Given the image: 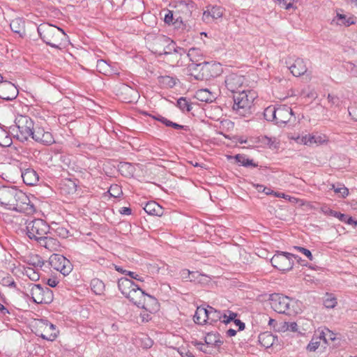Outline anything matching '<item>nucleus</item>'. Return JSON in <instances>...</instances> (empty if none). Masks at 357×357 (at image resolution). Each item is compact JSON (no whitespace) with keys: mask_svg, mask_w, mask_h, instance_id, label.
I'll list each match as a JSON object with an SVG mask.
<instances>
[{"mask_svg":"<svg viewBox=\"0 0 357 357\" xmlns=\"http://www.w3.org/2000/svg\"><path fill=\"white\" fill-rule=\"evenodd\" d=\"M37 31L43 41L52 47L61 49L68 41V37L63 29L50 24H40Z\"/></svg>","mask_w":357,"mask_h":357,"instance_id":"nucleus-1","label":"nucleus"},{"mask_svg":"<svg viewBox=\"0 0 357 357\" xmlns=\"http://www.w3.org/2000/svg\"><path fill=\"white\" fill-rule=\"evenodd\" d=\"M118 287L121 294L133 304L138 306L142 304L144 291L133 281L126 278H121L118 281Z\"/></svg>","mask_w":357,"mask_h":357,"instance_id":"nucleus-2","label":"nucleus"},{"mask_svg":"<svg viewBox=\"0 0 357 357\" xmlns=\"http://www.w3.org/2000/svg\"><path fill=\"white\" fill-rule=\"evenodd\" d=\"M26 225L28 237L37 242L47 235L50 230L49 225L39 218L26 220Z\"/></svg>","mask_w":357,"mask_h":357,"instance_id":"nucleus-3","label":"nucleus"},{"mask_svg":"<svg viewBox=\"0 0 357 357\" xmlns=\"http://www.w3.org/2000/svg\"><path fill=\"white\" fill-rule=\"evenodd\" d=\"M29 287L31 298L36 303L49 304L53 301V292L50 288L35 284H31Z\"/></svg>","mask_w":357,"mask_h":357,"instance_id":"nucleus-4","label":"nucleus"},{"mask_svg":"<svg viewBox=\"0 0 357 357\" xmlns=\"http://www.w3.org/2000/svg\"><path fill=\"white\" fill-rule=\"evenodd\" d=\"M297 256L285 252L276 253L271 259L273 266L280 271H288L293 268V259H297Z\"/></svg>","mask_w":357,"mask_h":357,"instance_id":"nucleus-5","label":"nucleus"},{"mask_svg":"<svg viewBox=\"0 0 357 357\" xmlns=\"http://www.w3.org/2000/svg\"><path fill=\"white\" fill-rule=\"evenodd\" d=\"M15 123L19 130V134L17 135V138L21 140H27L31 136L35 127L32 119L28 116L19 115L15 118Z\"/></svg>","mask_w":357,"mask_h":357,"instance_id":"nucleus-6","label":"nucleus"},{"mask_svg":"<svg viewBox=\"0 0 357 357\" xmlns=\"http://www.w3.org/2000/svg\"><path fill=\"white\" fill-rule=\"evenodd\" d=\"M12 209L27 215L33 214L35 207L31 204L29 197L22 191L17 190L13 203Z\"/></svg>","mask_w":357,"mask_h":357,"instance_id":"nucleus-7","label":"nucleus"},{"mask_svg":"<svg viewBox=\"0 0 357 357\" xmlns=\"http://www.w3.org/2000/svg\"><path fill=\"white\" fill-rule=\"evenodd\" d=\"M234 93V106L233 109L239 111L241 109L250 108L256 93L251 94V91H232Z\"/></svg>","mask_w":357,"mask_h":357,"instance_id":"nucleus-8","label":"nucleus"},{"mask_svg":"<svg viewBox=\"0 0 357 357\" xmlns=\"http://www.w3.org/2000/svg\"><path fill=\"white\" fill-rule=\"evenodd\" d=\"M291 302L289 297L279 294H274L270 296L271 307L278 313L289 314Z\"/></svg>","mask_w":357,"mask_h":357,"instance_id":"nucleus-9","label":"nucleus"},{"mask_svg":"<svg viewBox=\"0 0 357 357\" xmlns=\"http://www.w3.org/2000/svg\"><path fill=\"white\" fill-rule=\"evenodd\" d=\"M221 67L219 63L203 61L201 63L200 70L197 75V80L208 79L220 75Z\"/></svg>","mask_w":357,"mask_h":357,"instance_id":"nucleus-10","label":"nucleus"},{"mask_svg":"<svg viewBox=\"0 0 357 357\" xmlns=\"http://www.w3.org/2000/svg\"><path fill=\"white\" fill-rule=\"evenodd\" d=\"M49 261L54 269L60 271L64 275H68L72 271L71 263L63 255L53 254Z\"/></svg>","mask_w":357,"mask_h":357,"instance_id":"nucleus-11","label":"nucleus"},{"mask_svg":"<svg viewBox=\"0 0 357 357\" xmlns=\"http://www.w3.org/2000/svg\"><path fill=\"white\" fill-rule=\"evenodd\" d=\"M30 137L34 141L45 145H50L54 142L52 134L38 126H35Z\"/></svg>","mask_w":357,"mask_h":357,"instance_id":"nucleus-12","label":"nucleus"},{"mask_svg":"<svg viewBox=\"0 0 357 357\" xmlns=\"http://www.w3.org/2000/svg\"><path fill=\"white\" fill-rule=\"evenodd\" d=\"M17 189L15 187L0 188V204L11 210Z\"/></svg>","mask_w":357,"mask_h":357,"instance_id":"nucleus-13","label":"nucleus"},{"mask_svg":"<svg viewBox=\"0 0 357 357\" xmlns=\"http://www.w3.org/2000/svg\"><path fill=\"white\" fill-rule=\"evenodd\" d=\"M293 116L292 109L287 105H280L276 107L275 123L278 126L286 124Z\"/></svg>","mask_w":357,"mask_h":357,"instance_id":"nucleus-14","label":"nucleus"},{"mask_svg":"<svg viewBox=\"0 0 357 357\" xmlns=\"http://www.w3.org/2000/svg\"><path fill=\"white\" fill-rule=\"evenodd\" d=\"M291 73L294 76L300 77L305 75L307 77L310 78L312 73L307 70L306 64L303 59L297 58L294 62L289 67Z\"/></svg>","mask_w":357,"mask_h":357,"instance_id":"nucleus-15","label":"nucleus"},{"mask_svg":"<svg viewBox=\"0 0 357 357\" xmlns=\"http://www.w3.org/2000/svg\"><path fill=\"white\" fill-rule=\"evenodd\" d=\"M225 83L227 89H237L242 86H248V85L245 84V77L235 73L229 75L226 77Z\"/></svg>","mask_w":357,"mask_h":357,"instance_id":"nucleus-16","label":"nucleus"},{"mask_svg":"<svg viewBox=\"0 0 357 357\" xmlns=\"http://www.w3.org/2000/svg\"><path fill=\"white\" fill-rule=\"evenodd\" d=\"M142 303L139 304L137 307L144 309L146 311L153 313L158 310V302L155 298L144 292V296L142 297Z\"/></svg>","mask_w":357,"mask_h":357,"instance_id":"nucleus-17","label":"nucleus"},{"mask_svg":"<svg viewBox=\"0 0 357 357\" xmlns=\"http://www.w3.org/2000/svg\"><path fill=\"white\" fill-rule=\"evenodd\" d=\"M118 98L125 102H137L140 97L139 91H117L115 94Z\"/></svg>","mask_w":357,"mask_h":357,"instance_id":"nucleus-18","label":"nucleus"},{"mask_svg":"<svg viewBox=\"0 0 357 357\" xmlns=\"http://www.w3.org/2000/svg\"><path fill=\"white\" fill-rule=\"evenodd\" d=\"M38 243L50 252L58 251L61 248V244L56 238L46 235Z\"/></svg>","mask_w":357,"mask_h":357,"instance_id":"nucleus-19","label":"nucleus"},{"mask_svg":"<svg viewBox=\"0 0 357 357\" xmlns=\"http://www.w3.org/2000/svg\"><path fill=\"white\" fill-rule=\"evenodd\" d=\"M218 96V91H195L194 97L201 102H212Z\"/></svg>","mask_w":357,"mask_h":357,"instance_id":"nucleus-20","label":"nucleus"},{"mask_svg":"<svg viewBox=\"0 0 357 357\" xmlns=\"http://www.w3.org/2000/svg\"><path fill=\"white\" fill-rule=\"evenodd\" d=\"M22 177L24 183L27 185H34L39 180V176L37 172L34 169L30 168L22 172Z\"/></svg>","mask_w":357,"mask_h":357,"instance_id":"nucleus-21","label":"nucleus"},{"mask_svg":"<svg viewBox=\"0 0 357 357\" xmlns=\"http://www.w3.org/2000/svg\"><path fill=\"white\" fill-rule=\"evenodd\" d=\"M355 23L354 18L345 14L337 13L336 16L331 20V24L349 26Z\"/></svg>","mask_w":357,"mask_h":357,"instance_id":"nucleus-22","label":"nucleus"},{"mask_svg":"<svg viewBox=\"0 0 357 357\" xmlns=\"http://www.w3.org/2000/svg\"><path fill=\"white\" fill-rule=\"evenodd\" d=\"M224 13V8L220 6H211L210 8H208L203 13V20H208L209 17L213 19L221 18Z\"/></svg>","mask_w":357,"mask_h":357,"instance_id":"nucleus-23","label":"nucleus"},{"mask_svg":"<svg viewBox=\"0 0 357 357\" xmlns=\"http://www.w3.org/2000/svg\"><path fill=\"white\" fill-rule=\"evenodd\" d=\"M158 83L161 88H173L178 87L180 86V81L170 76H160L158 78Z\"/></svg>","mask_w":357,"mask_h":357,"instance_id":"nucleus-24","label":"nucleus"},{"mask_svg":"<svg viewBox=\"0 0 357 357\" xmlns=\"http://www.w3.org/2000/svg\"><path fill=\"white\" fill-rule=\"evenodd\" d=\"M11 30L18 33L20 37H23L25 34L24 22L22 18L17 17L13 20L10 24Z\"/></svg>","mask_w":357,"mask_h":357,"instance_id":"nucleus-25","label":"nucleus"},{"mask_svg":"<svg viewBox=\"0 0 357 357\" xmlns=\"http://www.w3.org/2000/svg\"><path fill=\"white\" fill-rule=\"evenodd\" d=\"M194 320L195 322L199 324H206L208 321V307H198L194 316Z\"/></svg>","mask_w":357,"mask_h":357,"instance_id":"nucleus-26","label":"nucleus"},{"mask_svg":"<svg viewBox=\"0 0 357 357\" xmlns=\"http://www.w3.org/2000/svg\"><path fill=\"white\" fill-rule=\"evenodd\" d=\"M276 337L270 332H264L259 335V342L265 348L273 346Z\"/></svg>","mask_w":357,"mask_h":357,"instance_id":"nucleus-27","label":"nucleus"},{"mask_svg":"<svg viewBox=\"0 0 357 357\" xmlns=\"http://www.w3.org/2000/svg\"><path fill=\"white\" fill-rule=\"evenodd\" d=\"M96 66L98 71L104 75H111L112 74H118L117 71L104 60H98Z\"/></svg>","mask_w":357,"mask_h":357,"instance_id":"nucleus-28","label":"nucleus"},{"mask_svg":"<svg viewBox=\"0 0 357 357\" xmlns=\"http://www.w3.org/2000/svg\"><path fill=\"white\" fill-rule=\"evenodd\" d=\"M144 210L149 215L160 216L162 215V208L155 202H148L144 207Z\"/></svg>","mask_w":357,"mask_h":357,"instance_id":"nucleus-29","label":"nucleus"},{"mask_svg":"<svg viewBox=\"0 0 357 357\" xmlns=\"http://www.w3.org/2000/svg\"><path fill=\"white\" fill-rule=\"evenodd\" d=\"M119 171L121 175L126 177L132 176L135 172V168L133 165L129 162H121L119 165Z\"/></svg>","mask_w":357,"mask_h":357,"instance_id":"nucleus-30","label":"nucleus"},{"mask_svg":"<svg viewBox=\"0 0 357 357\" xmlns=\"http://www.w3.org/2000/svg\"><path fill=\"white\" fill-rule=\"evenodd\" d=\"M181 276L183 279H185L186 280H189L190 282L194 281L197 282L199 278H204L205 280H206V275L199 273L197 271H192L190 272L188 270H183L181 272Z\"/></svg>","mask_w":357,"mask_h":357,"instance_id":"nucleus-31","label":"nucleus"},{"mask_svg":"<svg viewBox=\"0 0 357 357\" xmlns=\"http://www.w3.org/2000/svg\"><path fill=\"white\" fill-rule=\"evenodd\" d=\"M223 319V314L212 307L208 306V321L207 323L212 324L213 323Z\"/></svg>","mask_w":357,"mask_h":357,"instance_id":"nucleus-32","label":"nucleus"},{"mask_svg":"<svg viewBox=\"0 0 357 357\" xmlns=\"http://www.w3.org/2000/svg\"><path fill=\"white\" fill-rule=\"evenodd\" d=\"M188 57L191 63H202L203 60V55L201 50L198 48L192 47L188 50Z\"/></svg>","mask_w":357,"mask_h":357,"instance_id":"nucleus-33","label":"nucleus"},{"mask_svg":"<svg viewBox=\"0 0 357 357\" xmlns=\"http://www.w3.org/2000/svg\"><path fill=\"white\" fill-rule=\"evenodd\" d=\"M91 290L98 295H101L105 290L103 282L98 278H94L91 281Z\"/></svg>","mask_w":357,"mask_h":357,"instance_id":"nucleus-34","label":"nucleus"},{"mask_svg":"<svg viewBox=\"0 0 357 357\" xmlns=\"http://www.w3.org/2000/svg\"><path fill=\"white\" fill-rule=\"evenodd\" d=\"M27 264L32 265L35 268H41L44 265L42 258L37 255H32L26 257Z\"/></svg>","mask_w":357,"mask_h":357,"instance_id":"nucleus-35","label":"nucleus"},{"mask_svg":"<svg viewBox=\"0 0 357 357\" xmlns=\"http://www.w3.org/2000/svg\"><path fill=\"white\" fill-rule=\"evenodd\" d=\"M12 143V139L9 137L8 133L0 127V146H9Z\"/></svg>","mask_w":357,"mask_h":357,"instance_id":"nucleus-36","label":"nucleus"},{"mask_svg":"<svg viewBox=\"0 0 357 357\" xmlns=\"http://www.w3.org/2000/svg\"><path fill=\"white\" fill-rule=\"evenodd\" d=\"M201 63H191L188 64L187 70L188 75L190 77H193L197 80V75L198 72L200 70Z\"/></svg>","mask_w":357,"mask_h":357,"instance_id":"nucleus-37","label":"nucleus"},{"mask_svg":"<svg viewBox=\"0 0 357 357\" xmlns=\"http://www.w3.org/2000/svg\"><path fill=\"white\" fill-rule=\"evenodd\" d=\"M19 94V91H0V98L9 101L15 99Z\"/></svg>","mask_w":357,"mask_h":357,"instance_id":"nucleus-38","label":"nucleus"},{"mask_svg":"<svg viewBox=\"0 0 357 357\" xmlns=\"http://www.w3.org/2000/svg\"><path fill=\"white\" fill-rule=\"evenodd\" d=\"M205 343L206 345H219L221 342L219 340V335L216 333H209L205 337Z\"/></svg>","mask_w":357,"mask_h":357,"instance_id":"nucleus-39","label":"nucleus"},{"mask_svg":"<svg viewBox=\"0 0 357 357\" xmlns=\"http://www.w3.org/2000/svg\"><path fill=\"white\" fill-rule=\"evenodd\" d=\"M234 158L237 162L241 163L243 166H252L254 167H257V165L254 163L252 160H250L245 158V156L243 155L237 154L235 155Z\"/></svg>","mask_w":357,"mask_h":357,"instance_id":"nucleus-40","label":"nucleus"},{"mask_svg":"<svg viewBox=\"0 0 357 357\" xmlns=\"http://www.w3.org/2000/svg\"><path fill=\"white\" fill-rule=\"evenodd\" d=\"M46 328L48 330H52L54 332H52L50 334H41L40 337L44 340L53 341L57 337V333L55 331H56L55 326L51 323H48L46 324Z\"/></svg>","mask_w":357,"mask_h":357,"instance_id":"nucleus-41","label":"nucleus"},{"mask_svg":"<svg viewBox=\"0 0 357 357\" xmlns=\"http://www.w3.org/2000/svg\"><path fill=\"white\" fill-rule=\"evenodd\" d=\"M276 107L275 106L267 107L264 112V116L266 120L268 121H274L275 119Z\"/></svg>","mask_w":357,"mask_h":357,"instance_id":"nucleus-42","label":"nucleus"},{"mask_svg":"<svg viewBox=\"0 0 357 357\" xmlns=\"http://www.w3.org/2000/svg\"><path fill=\"white\" fill-rule=\"evenodd\" d=\"M24 274L32 281H37L40 278V274L37 268L27 267L24 268Z\"/></svg>","mask_w":357,"mask_h":357,"instance_id":"nucleus-43","label":"nucleus"},{"mask_svg":"<svg viewBox=\"0 0 357 357\" xmlns=\"http://www.w3.org/2000/svg\"><path fill=\"white\" fill-rule=\"evenodd\" d=\"M111 196L114 197H119L122 195V190L119 185L115 184L112 185L108 190Z\"/></svg>","mask_w":357,"mask_h":357,"instance_id":"nucleus-44","label":"nucleus"},{"mask_svg":"<svg viewBox=\"0 0 357 357\" xmlns=\"http://www.w3.org/2000/svg\"><path fill=\"white\" fill-rule=\"evenodd\" d=\"M324 305L327 308H333L337 305V300L332 295H328L324 301Z\"/></svg>","mask_w":357,"mask_h":357,"instance_id":"nucleus-45","label":"nucleus"},{"mask_svg":"<svg viewBox=\"0 0 357 357\" xmlns=\"http://www.w3.org/2000/svg\"><path fill=\"white\" fill-rule=\"evenodd\" d=\"M177 105L178 107L182 110L190 112L192 109L190 105L188 103L186 99L183 98H181L178 100Z\"/></svg>","mask_w":357,"mask_h":357,"instance_id":"nucleus-46","label":"nucleus"},{"mask_svg":"<svg viewBox=\"0 0 357 357\" xmlns=\"http://www.w3.org/2000/svg\"><path fill=\"white\" fill-rule=\"evenodd\" d=\"M64 186H66L68 188V191H66L65 190V188L63 187L61 188V190L68 193V194H73L76 192V190H77V185H75V183L74 182H73L72 181H68L66 183L64 184Z\"/></svg>","mask_w":357,"mask_h":357,"instance_id":"nucleus-47","label":"nucleus"},{"mask_svg":"<svg viewBox=\"0 0 357 357\" xmlns=\"http://www.w3.org/2000/svg\"><path fill=\"white\" fill-rule=\"evenodd\" d=\"M319 339V337H313L307 347V350L314 351L319 347L320 342L318 340Z\"/></svg>","mask_w":357,"mask_h":357,"instance_id":"nucleus-48","label":"nucleus"},{"mask_svg":"<svg viewBox=\"0 0 357 357\" xmlns=\"http://www.w3.org/2000/svg\"><path fill=\"white\" fill-rule=\"evenodd\" d=\"M293 248L294 250H298L300 252L303 254L305 256H306L309 259V260H310V261L313 260V256L309 250H307L305 248H303V247H299V246H294Z\"/></svg>","mask_w":357,"mask_h":357,"instance_id":"nucleus-49","label":"nucleus"},{"mask_svg":"<svg viewBox=\"0 0 357 357\" xmlns=\"http://www.w3.org/2000/svg\"><path fill=\"white\" fill-rule=\"evenodd\" d=\"M229 314L227 315L226 314H223V319L222 322L224 324H228L231 321L236 319V317L237 316L236 313L232 312L231 311L229 312Z\"/></svg>","mask_w":357,"mask_h":357,"instance_id":"nucleus-50","label":"nucleus"},{"mask_svg":"<svg viewBox=\"0 0 357 357\" xmlns=\"http://www.w3.org/2000/svg\"><path fill=\"white\" fill-rule=\"evenodd\" d=\"M327 335L328 336V338L331 340H333L335 339V334L331 333L329 330H328L326 333L321 332L319 335V340L323 339L324 340V342H327V340H328L326 337Z\"/></svg>","mask_w":357,"mask_h":357,"instance_id":"nucleus-51","label":"nucleus"},{"mask_svg":"<svg viewBox=\"0 0 357 357\" xmlns=\"http://www.w3.org/2000/svg\"><path fill=\"white\" fill-rule=\"evenodd\" d=\"M346 68L347 70L350 71L352 75L357 76V64L348 62L346 64Z\"/></svg>","mask_w":357,"mask_h":357,"instance_id":"nucleus-52","label":"nucleus"},{"mask_svg":"<svg viewBox=\"0 0 357 357\" xmlns=\"http://www.w3.org/2000/svg\"><path fill=\"white\" fill-rule=\"evenodd\" d=\"M328 142V139H326V136L322 135H314V144H323L324 143H326Z\"/></svg>","mask_w":357,"mask_h":357,"instance_id":"nucleus-53","label":"nucleus"},{"mask_svg":"<svg viewBox=\"0 0 357 357\" xmlns=\"http://www.w3.org/2000/svg\"><path fill=\"white\" fill-rule=\"evenodd\" d=\"M335 192L340 193L342 197H345L349 194V190L344 185H341L335 189Z\"/></svg>","mask_w":357,"mask_h":357,"instance_id":"nucleus-54","label":"nucleus"},{"mask_svg":"<svg viewBox=\"0 0 357 357\" xmlns=\"http://www.w3.org/2000/svg\"><path fill=\"white\" fill-rule=\"evenodd\" d=\"M285 326H286V330H288V331H290L292 332H296L298 331V325L296 322H290V323L285 322L284 326L283 327L284 328Z\"/></svg>","mask_w":357,"mask_h":357,"instance_id":"nucleus-55","label":"nucleus"},{"mask_svg":"<svg viewBox=\"0 0 357 357\" xmlns=\"http://www.w3.org/2000/svg\"><path fill=\"white\" fill-rule=\"evenodd\" d=\"M2 79H3V77L0 75V83L2 84V87L8 88V89L15 88L16 89H18V87H19L18 86H16L15 84L10 82H7V81L2 82Z\"/></svg>","mask_w":357,"mask_h":357,"instance_id":"nucleus-56","label":"nucleus"},{"mask_svg":"<svg viewBox=\"0 0 357 357\" xmlns=\"http://www.w3.org/2000/svg\"><path fill=\"white\" fill-rule=\"evenodd\" d=\"M349 115L357 121V104L349 107Z\"/></svg>","mask_w":357,"mask_h":357,"instance_id":"nucleus-57","label":"nucleus"},{"mask_svg":"<svg viewBox=\"0 0 357 357\" xmlns=\"http://www.w3.org/2000/svg\"><path fill=\"white\" fill-rule=\"evenodd\" d=\"M314 135H304V144L307 146H312L314 144Z\"/></svg>","mask_w":357,"mask_h":357,"instance_id":"nucleus-58","label":"nucleus"},{"mask_svg":"<svg viewBox=\"0 0 357 357\" xmlns=\"http://www.w3.org/2000/svg\"><path fill=\"white\" fill-rule=\"evenodd\" d=\"M2 284L5 286L13 287L15 286V282L11 277H6L2 279Z\"/></svg>","mask_w":357,"mask_h":357,"instance_id":"nucleus-59","label":"nucleus"},{"mask_svg":"<svg viewBox=\"0 0 357 357\" xmlns=\"http://www.w3.org/2000/svg\"><path fill=\"white\" fill-rule=\"evenodd\" d=\"M174 17H173V13L170 10H168V12L165 15V22L167 24H174L173 22Z\"/></svg>","mask_w":357,"mask_h":357,"instance_id":"nucleus-60","label":"nucleus"},{"mask_svg":"<svg viewBox=\"0 0 357 357\" xmlns=\"http://www.w3.org/2000/svg\"><path fill=\"white\" fill-rule=\"evenodd\" d=\"M330 214L339 218L342 221H346L347 216L344 214L334 211H330Z\"/></svg>","mask_w":357,"mask_h":357,"instance_id":"nucleus-61","label":"nucleus"},{"mask_svg":"<svg viewBox=\"0 0 357 357\" xmlns=\"http://www.w3.org/2000/svg\"><path fill=\"white\" fill-rule=\"evenodd\" d=\"M127 275H129L131 278H133L136 280L141 281V282L144 281L143 278L139 276L138 274H137L135 272L128 271Z\"/></svg>","mask_w":357,"mask_h":357,"instance_id":"nucleus-62","label":"nucleus"},{"mask_svg":"<svg viewBox=\"0 0 357 357\" xmlns=\"http://www.w3.org/2000/svg\"><path fill=\"white\" fill-rule=\"evenodd\" d=\"M195 346L197 347V349L203 351V352H206V343L204 344V343H202V342H196L195 343Z\"/></svg>","mask_w":357,"mask_h":357,"instance_id":"nucleus-63","label":"nucleus"},{"mask_svg":"<svg viewBox=\"0 0 357 357\" xmlns=\"http://www.w3.org/2000/svg\"><path fill=\"white\" fill-rule=\"evenodd\" d=\"M328 101L330 102H331L332 104H337L338 103V98L333 94L329 93L328 95Z\"/></svg>","mask_w":357,"mask_h":357,"instance_id":"nucleus-64","label":"nucleus"}]
</instances>
